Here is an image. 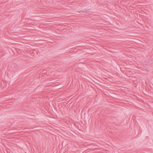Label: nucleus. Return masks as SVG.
Listing matches in <instances>:
<instances>
[{"label":"nucleus","instance_id":"obj_1","mask_svg":"<svg viewBox=\"0 0 153 153\" xmlns=\"http://www.w3.org/2000/svg\"><path fill=\"white\" fill-rule=\"evenodd\" d=\"M18 64L16 63H12L9 64V67L10 70H13L15 68L18 67Z\"/></svg>","mask_w":153,"mask_h":153},{"label":"nucleus","instance_id":"obj_2","mask_svg":"<svg viewBox=\"0 0 153 153\" xmlns=\"http://www.w3.org/2000/svg\"><path fill=\"white\" fill-rule=\"evenodd\" d=\"M89 12V11L88 10H85L84 11L81 10V11H78V12L80 13H87Z\"/></svg>","mask_w":153,"mask_h":153},{"label":"nucleus","instance_id":"obj_3","mask_svg":"<svg viewBox=\"0 0 153 153\" xmlns=\"http://www.w3.org/2000/svg\"><path fill=\"white\" fill-rule=\"evenodd\" d=\"M111 120L113 121H115L116 120V118L114 117H111Z\"/></svg>","mask_w":153,"mask_h":153}]
</instances>
